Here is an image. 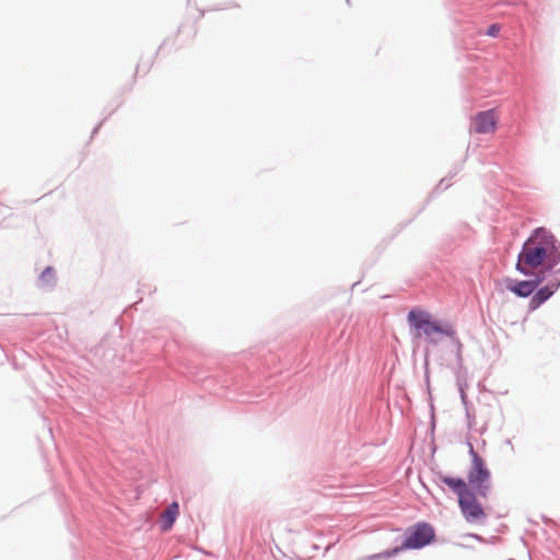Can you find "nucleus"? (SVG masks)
<instances>
[{
	"label": "nucleus",
	"mask_w": 560,
	"mask_h": 560,
	"mask_svg": "<svg viewBox=\"0 0 560 560\" xmlns=\"http://www.w3.org/2000/svg\"><path fill=\"white\" fill-rule=\"evenodd\" d=\"M178 512L179 505L177 502L174 501L168 504L161 515V528L164 530L172 528L177 518Z\"/></svg>",
	"instance_id": "9d476101"
},
{
	"label": "nucleus",
	"mask_w": 560,
	"mask_h": 560,
	"mask_svg": "<svg viewBox=\"0 0 560 560\" xmlns=\"http://www.w3.org/2000/svg\"><path fill=\"white\" fill-rule=\"evenodd\" d=\"M477 497L479 495L472 490L463 500H458L459 510L468 523H482L487 517L482 505L478 502Z\"/></svg>",
	"instance_id": "39448f33"
},
{
	"label": "nucleus",
	"mask_w": 560,
	"mask_h": 560,
	"mask_svg": "<svg viewBox=\"0 0 560 560\" xmlns=\"http://www.w3.org/2000/svg\"><path fill=\"white\" fill-rule=\"evenodd\" d=\"M408 323L410 328L418 330L419 332H422L431 342H435V340L432 339V336L434 334L443 335L446 337L452 338L453 342L456 346V361L459 366L463 364V357H462V342L456 336V332L453 328V326L450 323L441 324L438 320L432 319L431 314L418 310L412 308L408 313Z\"/></svg>",
	"instance_id": "f03ea898"
},
{
	"label": "nucleus",
	"mask_w": 560,
	"mask_h": 560,
	"mask_svg": "<svg viewBox=\"0 0 560 560\" xmlns=\"http://www.w3.org/2000/svg\"><path fill=\"white\" fill-rule=\"evenodd\" d=\"M460 171V166L455 167L448 173L447 176L443 177L436 185L434 191L446 190L451 186V179Z\"/></svg>",
	"instance_id": "ddd939ff"
},
{
	"label": "nucleus",
	"mask_w": 560,
	"mask_h": 560,
	"mask_svg": "<svg viewBox=\"0 0 560 560\" xmlns=\"http://www.w3.org/2000/svg\"><path fill=\"white\" fill-rule=\"evenodd\" d=\"M459 390H460L462 399H463V400H465L466 395H465V393H464L463 388L460 387V388H459Z\"/></svg>",
	"instance_id": "a211bd4d"
},
{
	"label": "nucleus",
	"mask_w": 560,
	"mask_h": 560,
	"mask_svg": "<svg viewBox=\"0 0 560 560\" xmlns=\"http://www.w3.org/2000/svg\"><path fill=\"white\" fill-rule=\"evenodd\" d=\"M435 539L434 527L428 522H418L411 526H408L404 533V540L399 546L392 549L385 550L382 553L374 555L372 558H390L396 556L402 550H420Z\"/></svg>",
	"instance_id": "7ed1b4c3"
},
{
	"label": "nucleus",
	"mask_w": 560,
	"mask_h": 560,
	"mask_svg": "<svg viewBox=\"0 0 560 560\" xmlns=\"http://www.w3.org/2000/svg\"><path fill=\"white\" fill-rule=\"evenodd\" d=\"M470 536H471L472 538H475V539H478V540H481V539H482V538H481L479 535H477V534H471Z\"/></svg>",
	"instance_id": "f3484780"
},
{
	"label": "nucleus",
	"mask_w": 560,
	"mask_h": 560,
	"mask_svg": "<svg viewBox=\"0 0 560 560\" xmlns=\"http://www.w3.org/2000/svg\"><path fill=\"white\" fill-rule=\"evenodd\" d=\"M39 285L51 289L56 284V271L51 266H47L38 277Z\"/></svg>",
	"instance_id": "9b49d317"
},
{
	"label": "nucleus",
	"mask_w": 560,
	"mask_h": 560,
	"mask_svg": "<svg viewBox=\"0 0 560 560\" xmlns=\"http://www.w3.org/2000/svg\"><path fill=\"white\" fill-rule=\"evenodd\" d=\"M438 478L457 495L458 500H463L472 491L460 477H451L440 474Z\"/></svg>",
	"instance_id": "0eeeda50"
},
{
	"label": "nucleus",
	"mask_w": 560,
	"mask_h": 560,
	"mask_svg": "<svg viewBox=\"0 0 560 560\" xmlns=\"http://www.w3.org/2000/svg\"><path fill=\"white\" fill-rule=\"evenodd\" d=\"M548 264V268L560 264V241L547 229L537 228L523 243L515 269L523 276Z\"/></svg>",
	"instance_id": "f257e3e1"
},
{
	"label": "nucleus",
	"mask_w": 560,
	"mask_h": 560,
	"mask_svg": "<svg viewBox=\"0 0 560 560\" xmlns=\"http://www.w3.org/2000/svg\"><path fill=\"white\" fill-rule=\"evenodd\" d=\"M471 466L468 470L467 480L470 490H474L480 498L486 499L492 488L491 472L483 458L475 451L471 443H468Z\"/></svg>",
	"instance_id": "20e7f679"
},
{
	"label": "nucleus",
	"mask_w": 560,
	"mask_h": 560,
	"mask_svg": "<svg viewBox=\"0 0 560 560\" xmlns=\"http://www.w3.org/2000/svg\"><path fill=\"white\" fill-rule=\"evenodd\" d=\"M557 284H551L549 281L547 284L538 287L528 302L529 310H537L547 302L557 292Z\"/></svg>",
	"instance_id": "423d86ee"
},
{
	"label": "nucleus",
	"mask_w": 560,
	"mask_h": 560,
	"mask_svg": "<svg viewBox=\"0 0 560 560\" xmlns=\"http://www.w3.org/2000/svg\"><path fill=\"white\" fill-rule=\"evenodd\" d=\"M101 126H102V122L97 124V125L93 128L91 137H94V136L98 132V130H100Z\"/></svg>",
	"instance_id": "dca6fc26"
},
{
	"label": "nucleus",
	"mask_w": 560,
	"mask_h": 560,
	"mask_svg": "<svg viewBox=\"0 0 560 560\" xmlns=\"http://www.w3.org/2000/svg\"><path fill=\"white\" fill-rule=\"evenodd\" d=\"M550 276H551V278H550L549 282L551 284H557V289H559L560 288V267L558 269L553 268L552 271L550 272Z\"/></svg>",
	"instance_id": "2eb2a0df"
},
{
	"label": "nucleus",
	"mask_w": 560,
	"mask_h": 560,
	"mask_svg": "<svg viewBox=\"0 0 560 560\" xmlns=\"http://www.w3.org/2000/svg\"><path fill=\"white\" fill-rule=\"evenodd\" d=\"M500 31H501V26L498 23H493L487 28L486 35L490 36V37H497L499 35Z\"/></svg>",
	"instance_id": "4468645a"
},
{
	"label": "nucleus",
	"mask_w": 560,
	"mask_h": 560,
	"mask_svg": "<svg viewBox=\"0 0 560 560\" xmlns=\"http://www.w3.org/2000/svg\"><path fill=\"white\" fill-rule=\"evenodd\" d=\"M505 288L517 298L526 299L535 292L534 284L529 280H514L505 278Z\"/></svg>",
	"instance_id": "6e6552de"
},
{
	"label": "nucleus",
	"mask_w": 560,
	"mask_h": 560,
	"mask_svg": "<svg viewBox=\"0 0 560 560\" xmlns=\"http://www.w3.org/2000/svg\"><path fill=\"white\" fill-rule=\"evenodd\" d=\"M495 118L492 110H482L475 117V131L478 133H488L494 129Z\"/></svg>",
	"instance_id": "1a4fd4ad"
},
{
	"label": "nucleus",
	"mask_w": 560,
	"mask_h": 560,
	"mask_svg": "<svg viewBox=\"0 0 560 560\" xmlns=\"http://www.w3.org/2000/svg\"><path fill=\"white\" fill-rule=\"evenodd\" d=\"M548 264H545L542 266H540L536 272L533 270V275L530 277H533L532 279H529V281L534 284V289L536 290L544 281L545 279L547 278L548 275H550V272L552 271V269L555 267H550L548 268Z\"/></svg>",
	"instance_id": "f8f14e48"
}]
</instances>
